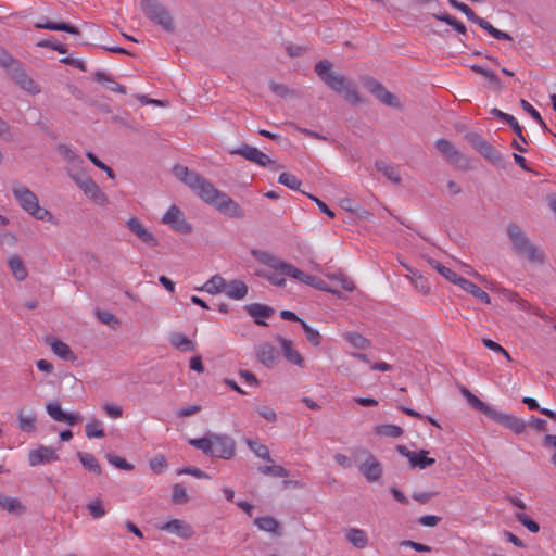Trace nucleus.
Instances as JSON below:
<instances>
[{
  "mask_svg": "<svg viewBox=\"0 0 556 556\" xmlns=\"http://www.w3.org/2000/svg\"><path fill=\"white\" fill-rule=\"evenodd\" d=\"M128 229L138 237V239L148 247L154 248L159 245L156 237L143 226L136 217H131L126 222Z\"/></svg>",
  "mask_w": 556,
  "mask_h": 556,
  "instance_id": "obj_14",
  "label": "nucleus"
},
{
  "mask_svg": "<svg viewBox=\"0 0 556 556\" xmlns=\"http://www.w3.org/2000/svg\"><path fill=\"white\" fill-rule=\"evenodd\" d=\"M435 17L439 21H442V22L448 24L450 26H452L457 33H459V34L466 33V26L460 21L455 18L454 16H452L450 14H440V15H435Z\"/></svg>",
  "mask_w": 556,
  "mask_h": 556,
  "instance_id": "obj_51",
  "label": "nucleus"
},
{
  "mask_svg": "<svg viewBox=\"0 0 556 556\" xmlns=\"http://www.w3.org/2000/svg\"><path fill=\"white\" fill-rule=\"evenodd\" d=\"M305 285L311 286L320 291L330 292L339 298L342 296L341 292L338 289L329 287L326 281L315 276L308 275L307 279L305 280Z\"/></svg>",
  "mask_w": 556,
  "mask_h": 556,
  "instance_id": "obj_41",
  "label": "nucleus"
},
{
  "mask_svg": "<svg viewBox=\"0 0 556 556\" xmlns=\"http://www.w3.org/2000/svg\"><path fill=\"white\" fill-rule=\"evenodd\" d=\"M77 457L79 458L81 465L86 470L93 472L96 475H101V466L92 454L78 452Z\"/></svg>",
  "mask_w": 556,
  "mask_h": 556,
  "instance_id": "obj_40",
  "label": "nucleus"
},
{
  "mask_svg": "<svg viewBox=\"0 0 556 556\" xmlns=\"http://www.w3.org/2000/svg\"><path fill=\"white\" fill-rule=\"evenodd\" d=\"M189 444L201 450L205 455L230 459L235 455L236 442L229 435L210 433L199 439H190Z\"/></svg>",
  "mask_w": 556,
  "mask_h": 556,
  "instance_id": "obj_2",
  "label": "nucleus"
},
{
  "mask_svg": "<svg viewBox=\"0 0 556 556\" xmlns=\"http://www.w3.org/2000/svg\"><path fill=\"white\" fill-rule=\"evenodd\" d=\"M173 173L176 178H178L180 181H182L185 185H187L189 188L194 185V181H197L200 174L190 170L188 167L184 165H175L173 168Z\"/></svg>",
  "mask_w": 556,
  "mask_h": 556,
  "instance_id": "obj_31",
  "label": "nucleus"
},
{
  "mask_svg": "<svg viewBox=\"0 0 556 556\" xmlns=\"http://www.w3.org/2000/svg\"><path fill=\"white\" fill-rule=\"evenodd\" d=\"M67 174L90 199L98 200L99 198H104V194L100 191L98 185L84 172H73L67 169Z\"/></svg>",
  "mask_w": 556,
  "mask_h": 556,
  "instance_id": "obj_7",
  "label": "nucleus"
},
{
  "mask_svg": "<svg viewBox=\"0 0 556 556\" xmlns=\"http://www.w3.org/2000/svg\"><path fill=\"white\" fill-rule=\"evenodd\" d=\"M86 156L91 161V163L97 166L98 168L102 169L103 172L106 173V175L111 178V179H114L115 178V173L114 170L109 167L108 165H105L101 160H99L96 154H93L92 152H87L86 153Z\"/></svg>",
  "mask_w": 556,
  "mask_h": 556,
  "instance_id": "obj_61",
  "label": "nucleus"
},
{
  "mask_svg": "<svg viewBox=\"0 0 556 556\" xmlns=\"http://www.w3.org/2000/svg\"><path fill=\"white\" fill-rule=\"evenodd\" d=\"M172 501L174 504H186L189 501V496L187 494L186 488L180 484L176 483L173 486V493H172Z\"/></svg>",
  "mask_w": 556,
  "mask_h": 556,
  "instance_id": "obj_46",
  "label": "nucleus"
},
{
  "mask_svg": "<svg viewBox=\"0 0 556 556\" xmlns=\"http://www.w3.org/2000/svg\"><path fill=\"white\" fill-rule=\"evenodd\" d=\"M282 276H288V277H292L303 283H305V280L307 279L308 275L305 274L304 271L298 269L296 267H294L293 265L289 264V266L287 267V270L286 273L282 275Z\"/></svg>",
  "mask_w": 556,
  "mask_h": 556,
  "instance_id": "obj_64",
  "label": "nucleus"
},
{
  "mask_svg": "<svg viewBox=\"0 0 556 556\" xmlns=\"http://www.w3.org/2000/svg\"><path fill=\"white\" fill-rule=\"evenodd\" d=\"M468 402L479 412L483 413L489 418L491 417L492 413L494 412V407L485 404L480 399H478L475 394L470 395Z\"/></svg>",
  "mask_w": 556,
  "mask_h": 556,
  "instance_id": "obj_54",
  "label": "nucleus"
},
{
  "mask_svg": "<svg viewBox=\"0 0 556 556\" xmlns=\"http://www.w3.org/2000/svg\"><path fill=\"white\" fill-rule=\"evenodd\" d=\"M363 86L371 91L376 97L382 101V88L378 81H376L374 78L370 77H364L362 79Z\"/></svg>",
  "mask_w": 556,
  "mask_h": 556,
  "instance_id": "obj_57",
  "label": "nucleus"
},
{
  "mask_svg": "<svg viewBox=\"0 0 556 556\" xmlns=\"http://www.w3.org/2000/svg\"><path fill=\"white\" fill-rule=\"evenodd\" d=\"M492 420L500 425L510 429L515 433L519 434L526 430V424L522 419H519L513 415L494 409L491 417Z\"/></svg>",
  "mask_w": 556,
  "mask_h": 556,
  "instance_id": "obj_16",
  "label": "nucleus"
},
{
  "mask_svg": "<svg viewBox=\"0 0 556 556\" xmlns=\"http://www.w3.org/2000/svg\"><path fill=\"white\" fill-rule=\"evenodd\" d=\"M332 64L328 60H321L315 65L318 77L332 90L341 94L348 102L357 104L362 98L351 80L332 71Z\"/></svg>",
  "mask_w": 556,
  "mask_h": 556,
  "instance_id": "obj_1",
  "label": "nucleus"
},
{
  "mask_svg": "<svg viewBox=\"0 0 556 556\" xmlns=\"http://www.w3.org/2000/svg\"><path fill=\"white\" fill-rule=\"evenodd\" d=\"M327 277L337 281L339 287L345 291H352L355 288L354 282L342 273L327 274Z\"/></svg>",
  "mask_w": 556,
  "mask_h": 556,
  "instance_id": "obj_47",
  "label": "nucleus"
},
{
  "mask_svg": "<svg viewBox=\"0 0 556 556\" xmlns=\"http://www.w3.org/2000/svg\"><path fill=\"white\" fill-rule=\"evenodd\" d=\"M46 341L50 345L53 353L58 355L60 358L70 362L76 361V355L66 343L53 338H47Z\"/></svg>",
  "mask_w": 556,
  "mask_h": 556,
  "instance_id": "obj_25",
  "label": "nucleus"
},
{
  "mask_svg": "<svg viewBox=\"0 0 556 556\" xmlns=\"http://www.w3.org/2000/svg\"><path fill=\"white\" fill-rule=\"evenodd\" d=\"M87 509L93 519H100L105 516L106 510L101 498H96L87 505Z\"/></svg>",
  "mask_w": 556,
  "mask_h": 556,
  "instance_id": "obj_45",
  "label": "nucleus"
},
{
  "mask_svg": "<svg viewBox=\"0 0 556 556\" xmlns=\"http://www.w3.org/2000/svg\"><path fill=\"white\" fill-rule=\"evenodd\" d=\"M93 79L113 92H118L122 94L126 93V87L116 83L115 79L105 72H96L93 75Z\"/></svg>",
  "mask_w": 556,
  "mask_h": 556,
  "instance_id": "obj_26",
  "label": "nucleus"
},
{
  "mask_svg": "<svg viewBox=\"0 0 556 556\" xmlns=\"http://www.w3.org/2000/svg\"><path fill=\"white\" fill-rule=\"evenodd\" d=\"M384 105L394 109L396 111H402L403 109V99L394 93L384 90Z\"/></svg>",
  "mask_w": 556,
  "mask_h": 556,
  "instance_id": "obj_56",
  "label": "nucleus"
},
{
  "mask_svg": "<svg viewBox=\"0 0 556 556\" xmlns=\"http://www.w3.org/2000/svg\"><path fill=\"white\" fill-rule=\"evenodd\" d=\"M478 152L491 164L496 166L503 165V156L500 151L492 147L488 141L478 150Z\"/></svg>",
  "mask_w": 556,
  "mask_h": 556,
  "instance_id": "obj_34",
  "label": "nucleus"
},
{
  "mask_svg": "<svg viewBox=\"0 0 556 556\" xmlns=\"http://www.w3.org/2000/svg\"><path fill=\"white\" fill-rule=\"evenodd\" d=\"M47 414L55 421L65 422L68 426L79 424L83 418L78 413H66L64 412L59 403L47 402L46 403Z\"/></svg>",
  "mask_w": 556,
  "mask_h": 556,
  "instance_id": "obj_13",
  "label": "nucleus"
},
{
  "mask_svg": "<svg viewBox=\"0 0 556 556\" xmlns=\"http://www.w3.org/2000/svg\"><path fill=\"white\" fill-rule=\"evenodd\" d=\"M230 153L240 155V156L244 157L245 160L253 162L260 166H264V167L274 163V161L267 154H265L257 148L249 146V144H242L241 147H239L237 149H232V150H230Z\"/></svg>",
  "mask_w": 556,
  "mask_h": 556,
  "instance_id": "obj_10",
  "label": "nucleus"
},
{
  "mask_svg": "<svg viewBox=\"0 0 556 556\" xmlns=\"http://www.w3.org/2000/svg\"><path fill=\"white\" fill-rule=\"evenodd\" d=\"M222 214L232 218H243L244 212L240 205L226 193L222 192L213 205Z\"/></svg>",
  "mask_w": 556,
  "mask_h": 556,
  "instance_id": "obj_12",
  "label": "nucleus"
},
{
  "mask_svg": "<svg viewBox=\"0 0 556 556\" xmlns=\"http://www.w3.org/2000/svg\"><path fill=\"white\" fill-rule=\"evenodd\" d=\"M56 151L72 167L79 168L84 163L83 157L76 154L68 146L64 143H59L56 146Z\"/></svg>",
  "mask_w": 556,
  "mask_h": 556,
  "instance_id": "obj_30",
  "label": "nucleus"
},
{
  "mask_svg": "<svg viewBox=\"0 0 556 556\" xmlns=\"http://www.w3.org/2000/svg\"><path fill=\"white\" fill-rule=\"evenodd\" d=\"M520 104L522 106V109L530 114V116L538 122V124L542 127V128H546V124L545 122L543 121L541 114L526 100H521L520 101Z\"/></svg>",
  "mask_w": 556,
  "mask_h": 556,
  "instance_id": "obj_60",
  "label": "nucleus"
},
{
  "mask_svg": "<svg viewBox=\"0 0 556 556\" xmlns=\"http://www.w3.org/2000/svg\"><path fill=\"white\" fill-rule=\"evenodd\" d=\"M247 444L257 457L267 462H273L267 446L260 444L258 442L251 439L247 440Z\"/></svg>",
  "mask_w": 556,
  "mask_h": 556,
  "instance_id": "obj_43",
  "label": "nucleus"
},
{
  "mask_svg": "<svg viewBox=\"0 0 556 556\" xmlns=\"http://www.w3.org/2000/svg\"><path fill=\"white\" fill-rule=\"evenodd\" d=\"M516 519L523 526L526 527L530 532L532 533H536L539 532L540 530V526L538 522H535L534 520H532L528 515L523 514V513H517L515 515Z\"/></svg>",
  "mask_w": 556,
  "mask_h": 556,
  "instance_id": "obj_55",
  "label": "nucleus"
},
{
  "mask_svg": "<svg viewBox=\"0 0 556 556\" xmlns=\"http://www.w3.org/2000/svg\"><path fill=\"white\" fill-rule=\"evenodd\" d=\"M254 525L262 531L269 532L276 536L282 535L280 522L271 516L257 517L254 519Z\"/></svg>",
  "mask_w": 556,
  "mask_h": 556,
  "instance_id": "obj_24",
  "label": "nucleus"
},
{
  "mask_svg": "<svg viewBox=\"0 0 556 556\" xmlns=\"http://www.w3.org/2000/svg\"><path fill=\"white\" fill-rule=\"evenodd\" d=\"M7 72L22 89L31 93L39 92L35 81L24 72L20 61H16Z\"/></svg>",
  "mask_w": 556,
  "mask_h": 556,
  "instance_id": "obj_15",
  "label": "nucleus"
},
{
  "mask_svg": "<svg viewBox=\"0 0 556 556\" xmlns=\"http://www.w3.org/2000/svg\"><path fill=\"white\" fill-rule=\"evenodd\" d=\"M258 470L263 475L273 477H288L290 475L287 469L279 465L261 466Z\"/></svg>",
  "mask_w": 556,
  "mask_h": 556,
  "instance_id": "obj_49",
  "label": "nucleus"
},
{
  "mask_svg": "<svg viewBox=\"0 0 556 556\" xmlns=\"http://www.w3.org/2000/svg\"><path fill=\"white\" fill-rule=\"evenodd\" d=\"M105 457L111 465L115 466L118 469H123V470H132L134 469L132 464H129L126 459H124L119 456L109 453L105 455Z\"/></svg>",
  "mask_w": 556,
  "mask_h": 556,
  "instance_id": "obj_58",
  "label": "nucleus"
},
{
  "mask_svg": "<svg viewBox=\"0 0 556 556\" xmlns=\"http://www.w3.org/2000/svg\"><path fill=\"white\" fill-rule=\"evenodd\" d=\"M160 529L170 533H176L178 536L182 539H189L194 533L192 527L180 519H173L170 521H167L163 526H161Z\"/></svg>",
  "mask_w": 556,
  "mask_h": 556,
  "instance_id": "obj_22",
  "label": "nucleus"
},
{
  "mask_svg": "<svg viewBox=\"0 0 556 556\" xmlns=\"http://www.w3.org/2000/svg\"><path fill=\"white\" fill-rule=\"evenodd\" d=\"M435 147L445 157V160L453 165H460L462 162L465 160L462 152L446 139H438L435 141Z\"/></svg>",
  "mask_w": 556,
  "mask_h": 556,
  "instance_id": "obj_19",
  "label": "nucleus"
},
{
  "mask_svg": "<svg viewBox=\"0 0 556 556\" xmlns=\"http://www.w3.org/2000/svg\"><path fill=\"white\" fill-rule=\"evenodd\" d=\"M87 438H103L104 430L100 420H92L86 425Z\"/></svg>",
  "mask_w": 556,
  "mask_h": 556,
  "instance_id": "obj_50",
  "label": "nucleus"
},
{
  "mask_svg": "<svg viewBox=\"0 0 556 556\" xmlns=\"http://www.w3.org/2000/svg\"><path fill=\"white\" fill-rule=\"evenodd\" d=\"M96 315H97V318L102 324L109 325L112 328H116L121 324L118 318L115 315H113L112 313H110L109 311H100V309H98L96 312Z\"/></svg>",
  "mask_w": 556,
  "mask_h": 556,
  "instance_id": "obj_53",
  "label": "nucleus"
},
{
  "mask_svg": "<svg viewBox=\"0 0 556 556\" xmlns=\"http://www.w3.org/2000/svg\"><path fill=\"white\" fill-rule=\"evenodd\" d=\"M17 424L21 431L26 433L35 432L37 429V412L31 407H21L17 413Z\"/></svg>",
  "mask_w": 556,
  "mask_h": 556,
  "instance_id": "obj_17",
  "label": "nucleus"
},
{
  "mask_svg": "<svg viewBox=\"0 0 556 556\" xmlns=\"http://www.w3.org/2000/svg\"><path fill=\"white\" fill-rule=\"evenodd\" d=\"M278 342L281 345L282 354L286 357L287 361H289L292 364H295L298 366L303 365V357L300 355V353L292 348V341L285 339L282 337L277 338Z\"/></svg>",
  "mask_w": 556,
  "mask_h": 556,
  "instance_id": "obj_27",
  "label": "nucleus"
},
{
  "mask_svg": "<svg viewBox=\"0 0 556 556\" xmlns=\"http://www.w3.org/2000/svg\"><path fill=\"white\" fill-rule=\"evenodd\" d=\"M248 294V286L241 280H231L227 285L226 295L233 300H242Z\"/></svg>",
  "mask_w": 556,
  "mask_h": 556,
  "instance_id": "obj_37",
  "label": "nucleus"
},
{
  "mask_svg": "<svg viewBox=\"0 0 556 556\" xmlns=\"http://www.w3.org/2000/svg\"><path fill=\"white\" fill-rule=\"evenodd\" d=\"M35 27L37 29H48V30H55V31H66L68 34H72V35H79L80 34V30L72 25V24H68V23H64V22H60V23H56V22H46V23H36L35 24Z\"/></svg>",
  "mask_w": 556,
  "mask_h": 556,
  "instance_id": "obj_29",
  "label": "nucleus"
},
{
  "mask_svg": "<svg viewBox=\"0 0 556 556\" xmlns=\"http://www.w3.org/2000/svg\"><path fill=\"white\" fill-rule=\"evenodd\" d=\"M256 275L267 279L268 281H270L275 286L282 287V286L286 285V279L280 274L278 275V274L271 273V271L258 270L256 273Z\"/></svg>",
  "mask_w": 556,
  "mask_h": 556,
  "instance_id": "obj_59",
  "label": "nucleus"
},
{
  "mask_svg": "<svg viewBox=\"0 0 556 556\" xmlns=\"http://www.w3.org/2000/svg\"><path fill=\"white\" fill-rule=\"evenodd\" d=\"M12 193L20 206L38 220H47L54 224L53 215L39 205L37 195L27 187L14 182Z\"/></svg>",
  "mask_w": 556,
  "mask_h": 556,
  "instance_id": "obj_3",
  "label": "nucleus"
},
{
  "mask_svg": "<svg viewBox=\"0 0 556 556\" xmlns=\"http://www.w3.org/2000/svg\"><path fill=\"white\" fill-rule=\"evenodd\" d=\"M226 287V281L223 277L216 275L213 276L210 280L205 282L203 286V290L211 294H216L223 291V289Z\"/></svg>",
  "mask_w": 556,
  "mask_h": 556,
  "instance_id": "obj_42",
  "label": "nucleus"
},
{
  "mask_svg": "<svg viewBox=\"0 0 556 556\" xmlns=\"http://www.w3.org/2000/svg\"><path fill=\"white\" fill-rule=\"evenodd\" d=\"M471 22L478 24L482 29L488 31L493 38L497 40H513V37L508 33L502 31L493 27L491 23H489L486 20L482 17H479L477 14L471 20Z\"/></svg>",
  "mask_w": 556,
  "mask_h": 556,
  "instance_id": "obj_28",
  "label": "nucleus"
},
{
  "mask_svg": "<svg viewBox=\"0 0 556 556\" xmlns=\"http://www.w3.org/2000/svg\"><path fill=\"white\" fill-rule=\"evenodd\" d=\"M55 460H59V456L50 446L40 445L38 448L31 450L28 453V462L30 466H38Z\"/></svg>",
  "mask_w": 556,
  "mask_h": 556,
  "instance_id": "obj_18",
  "label": "nucleus"
},
{
  "mask_svg": "<svg viewBox=\"0 0 556 556\" xmlns=\"http://www.w3.org/2000/svg\"><path fill=\"white\" fill-rule=\"evenodd\" d=\"M0 508L16 515H22L26 510L17 498L7 496H0Z\"/></svg>",
  "mask_w": 556,
  "mask_h": 556,
  "instance_id": "obj_39",
  "label": "nucleus"
},
{
  "mask_svg": "<svg viewBox=\"0 0 556 556\" xmlns=\"http://www.w3.org/2000/svg\"><path fill=\"white\" fill-rule=\"evenodd\" d=\"M396 450L401 455L408 459V463L412 468L425 469L429 466H432L435 463L434 458L427 456V451H409L405 445H397Z\"/></svg>",
  "mask_w": 556,
  "mask_h": 556,
  "instance_id": "obj_9",
  "label": "nucleus"
},
{
  "mask_svg": "<svg viewBox=\"0 0 556 556\" xmlns=\"http://www.w3.org/2000/svg\"><path fill=\"white\" fill-rule=\"evenodd\" d=\"M150 468L156 472L161 473L167 468L166 458L163 455H156L152 459H150Z\"/></svg>",
  "mask_w": 556,
  "mask_h": 556,
  "instance_id": "obj_63",
  "label": "nucleus"
},
{
  "mask_svg": "<svg viewBox=\"0 0 556 556\" xmlns=\"http://www.w3.org/2000/svg\"><path fill=\"white\" fill-rule=\"evenodd\" d=\"M169 342L174 348L182 352H190L195 349L194 343L185 334L179 332H172L169 334Z\"/></svg>",
  "mask_w": 556,
  "mask_h": 556,
  "instance_id": "obj_36",
  "label": "nucleus"
},
{
  "mask_svg": "<svg viewBox=\"0 0 556 556\" xmlns=\"http://www.w3.org/2000/svg\"><path fill=\"white\" fill-rule=\"evenodd\" d=\"M348 540L357 548H364L367 543V536L364 531L352 529L348 533Z\"/></svg>",
  "mask_w": 556,
  "mask_h": 556,
  "instance_id": "obj_44",
  "label": "nucleus"
},
{
  "mask_svg": "<svg viewBox=\"0 0 556 556\" xmlns=\"http://www.w3.org/2000/svg\"><path fill=\"white\" fill-rule=\"evenodd\" d=\"M507 235L511 242L514 252L531 263H543L544 254L527 237V235L515 224L507 226Z\"/></svg>",
  "mask_w": 556,
  "mask_h": 556,
  "instance_id": "obj_4",
  "label": "nucleus"
},
{
  "mask_svg": "<svg viewBox=\"0 0 556 556\" xmlns=\"http://www.w3.org/2000/svg\"><path fill=\"white\" fill-rule=\"evenodd\" d=\"M357 457L359 459L364 458L359 465V470L366 477V479L368 481L378 480L382 473L380 463L365 450L361 451Z\"/></svg>",
  "mask_w": 556,
  "mask_h": 556,
  "instance_id": "obj_8",
  "label": "nucleus"
},
{
  "mask_svg": "<svg viewBox=\"0 0 556 556\" xmlns=\"http://www.w3.org/2000/svg\"><path fill=\"white\" fill-rule=\"evenodd\" d=\"M255 356L264 366L271 368L276 365L279 353L270 343L263 342L255 348Z\"/></svg>",
  "mask_w": 556,
  "mask_h": 556,
  "instance_id": "obj_20",
  "label": "nucleus"
},
{
  "mask_svg": "<svg viewBox=\"0 0 556 556\" xmlns=\"http://www.w3.org/2000/svg\"><path fill=\"white\" fill-rule=\"evenodd\" d=\"M253 256H255L261 263L267 265L268 267L275 269L280 275H283L289 266V263L283 262L282 260L276 257L275 255L269 254L265 251L253 250Z\"/></svg>",
  "mask_w": 556,
  "mask_h": 556,
  "instance_id": "obj_21",
  "label": "nucleus"
},
{
  "mask_svg": "<svg viewBox=\"0 0 556 556\" xmlns=\"http://www.w3.org/2000/svg\"><path fill=\"white\" fill-rule=\"evenodd\" d=\"M140 7L144 15L167 33L175 31V23L169 11L157 0H141Z\"/></svg>",
  "mask_w": 556,
  "mask_h": 556,
  "instance_id": "obj_5",
  "label": "nucleus"
},
{
  "mask_svg": "<svg viewBox=\"0 0 556 556\" xmlns=\"http://www.w3.org/2000/svg\"><path fill=\"white\" fill-rule=\"evenodd\" d=\"M244 309L260 326L267 325L262 318H269L275 313L273 307L260 303L247 304Z\"/></svg>",
  "mask_w": 556,
  "mask_h": 556,
  "instance_id": "obj_23",
  "label": "nucleus"
},
{
  "mask_svg": "<svg viewBox=\"0 0 556 556\" xmlns=\"http://www.w3.org/2000/svg\"><path fill=\"white\" fill-rule=\"evenodd\" d=\"M162 223L170 226L176 232L188 235L192 231V226L186 220L181 210L172 205L162 217Z\"/></svg>",
  "mask_w": 556,
  "mask_h": 556,
  "instance_id": "obj_6",
  "label": "nucleus"
},
{
  "mask_svg": "<svg viewBox=\"0 0 556 556\" xmlns=\"http://www.w3.org/2000/svg\"><path fill=\"white\" fill-rule=\"evenodd\" d=\"M429 264L434 268L441 276H443L446 280L460 287V281L465 280V278L458 276L454 270L451 268L442 265L435 260H430Z\"/></svg>",
  "mask_w": 556,
  "mask_h": 556,
  "instance_id": "obj_33",
  "label": "nucleus"
},
{
  "mask_svg": "<svg viewBox=\"0 0 556 556\" xmlns=\"http://www.w3.org/2000/svg\"><path fill=\"white\" fill-rule=\"evenodd\" d=\"M192 189L204 202L210 205H213L216 202V199L219 197L222 191L217 190L212 182L205 179L203 176H199L194 185L190 188Z\"/></svg>",
  "mask_w": 556,
  "mask_h": 556,
  "instance_id": "obj_11",
  "label": "nucleus"
},
{
  "mask_svg": "<svg viewBox=\"0 0 556 556\" xmlns=\"http://www.w3.org/2000/svg\"><path fill=\"white\" fill-rule=\"evenodd\" d=\"M8 265L13 276L18 281H23L27 277V269L24 265L23 260L18 255H13L12 257H10Z\"/></svg>",
  "mask_w": 556,
  "mask_h": 556,
  "instance_id": "obj_38",
  "label": "nucleus"
},
{
  "mask_svg": "<svg viewBox=\"0 0 556 556\" xmlns=\"http://www.w3.org/2000/svg\"><path fill=\"white\" fill-rule=\"evenodd\" d=\"M409 275L407 276L410 280L414 288L421 293L422 295H427L430 293V285L428 282V279L425 278L418 270L416 269H408Z\"/></svg>",
  "mask_w": 556,
  "mask_h": 556,
  "instance_id": "obj_32",
  "label": "nucleus"
},
{
  "mask_svg": "<svg viewBox=\"0 0 556 556\" xmlns=\"http://www.w3.org/2000/svg\"><path fill=\"white\" fill-rule=\"evenodd\" d=\"M471 70L473 72H476L477 74H480L482 75L483 77H485L490 83L498 86L500 85V80L497 78V76L495 75L494 72L490 71V70H486L484 67H482L481 65H478V64H473L471 66Z\"/></svg>",
  "mask_w": 556,
  "mask_h": 556,
  "instance_id": "obj_62",
  "label": "nucleus"
},
{
  "mask_svg": "<svg viewBox=\"0 0 556 556\" xmlns=\"http://www.w3.org/2000/svg\"><path fill=\"white\" fill-rule=\"evenodd\" d=\"M459 288L485 304L491 303L489 294L485 291H483L480 287H478L477 285L467 279L460 281Z\"/></svg>",
  "mask_w": 556,
  "mask_h": 556,
  "instance_id": "obj_35",
  "label": "nucleus"
},
{
  "mask_svg": "<svg viewBox=\"0 0 556 556\" xmlns=\"http://www.w3.org/2000/svg\"><path fill=\"white\" fill-rule=\"evenodd\" d=\"M300 325L306 336L307 341L314 346L319 345L321 340L319 332L308 326L304 320H300Z\"/></svg>",
  "mask_w": 556,
  "mask_h": 556,
  "instance_id": "obj_48",
  "label": "nucleus"
},
{
  "mask_svg": "<svg viewBox=\"0 0 556 556\" xmlns=\"http://www.w3.org/2000/svg\"><path fill=\"white\" fill-rule=\"evenodd\" d=\"M279 184L292 189L299 190L301 186V181L290 173H281L278 178Z\"/></svg>",
  "mask_w": 556,
  "mask_h": 556,
  "instance_id": "obj_52",
  "label": "nucleus"
}]
</instances>
